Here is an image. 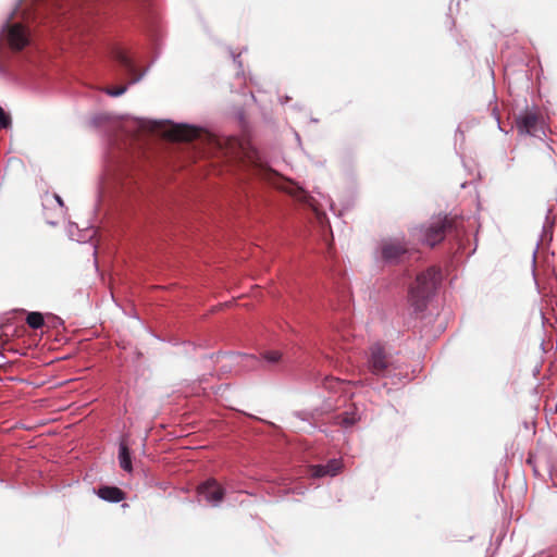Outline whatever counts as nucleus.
Returning a JSON list of instances; mask_svg holds the SVG:
<instances>
[{
	"label": "nucleus",
	"instance_id": "1",
	"mask_svg": "<svg viewBox=\"0 0 557 557\" xmlns=\"http://www.w3.org/2000/svg\"><path fill=\"white\" fill-rule=\"evenodd\" d=\"M461 226L462 219L457 215H438L424 224L412 227L410 235L419 243L433 248L442 243L447 234L456 233L458 236Z\"/></svg>",
	"mask_w": 557,
	"mask_h": 557
},
{
	"label": "nucleus",
	"instance_id": "2",
	"mask_svg": "<svg viewBox=\"0 0 557 557\" xmlns=\"http://www.w3.org/2000/svg\"><path fill=\"white\" fill-rule=\"evenodd\" d=\"M441 270L436 267H430L417 275L408 292V302L414 312H422L426 308L431 295L441 282Z\"/></svg>",
	"mask_w": 557,
	"mask_h": 557
},
{
	"label": "nucleus",
	"instance_id": "3",
	"mask_svg": "<svg viewBox=\"0 0 557 557\" xmlns=\"http://www.w3.org/2000/svg\"><path fill=\"white\" fill-rule=\"evenodd\" d=\"M233 146L235 148V151L233 152L234 156L240 158L244 162L250 165L253 170V174L267 181H271L272 177L276 175L272 169L263 164L259 152L251 147L249 143L234 139Z\"/></svg>",
	"mask_w": 557,
	"mask_h": 557
},
{
	"label": "nucleus",
	"instance_id": "4",
	"mask_svg": "<svg viewBox=\"0 0 557 557\" xmlns=\"http://www.w3.org/2000/svg\"><path fill=\"white\" fill-rule=\"evenodd\" d=\"M367 367L368 370L376 376H386L397 369L392 355L387 352L385 347L380 343H375L369 347Z\"/></svg>",
	"mask_w": 557,
	"mask_h": 557
},
{
	"label": "nucleus",
	"instance_id": "5",
	"mask_svg": "<svg viewBox=\"0 0 557 557\" xmlns=\"http://www.w3.org/2000/svg\"><path fill=\"white\" fill-rule=\"evenodd\" d=\"M380 249L382 260L389 264L404 262L411 253V250L404 242L392 238L382 240Z\"/></svg>",
	"mask_w": 557,
	"mask_h": 557
},
{
	"label": "nucleus",
	"instance_id": "6",
	"mask_svg": "<svg viewBox=\"0 0 557 557\" xmlns=\"http://www.w3.org/2000/svg\"><path fill=\"white\" fill-rule=\"evenodd\" d=\"M197 493L205 497V499L213 506H218L225 495L224 488L218 483L215 479H209L197 487Z\"/></svg>",
	"mask_w": 557,
	"mask_h": 557
},
{
	"label": "nucleus",
	"instance_id": "7",
	"mask_svg": "<svg viewBox=\"0 0 557 557\" xmlns=\"http://www.w3.org/2000/svg\"><path fill=\"white\" fill-rule=\"evenodd\" d=\"M7 40L11 49L20 51L25 48L28 42V32L20 23L7 25Z\"/></svg>",
	"mask_w": 557,
	"mask_h": 557
},
{
	"label": "nucleus",
	"instance_id": "8",
	"mask_svg": "<svg viewBox=\"0 0 557 557\" xmlns=\"http://www.w3.org/2000/svg\"><path fill=\"white\" fill-rule=\"evenodd\" d=\"M199 134L200 131L198 128L187 124H171L164 132L165 137L174 141H191Z\"/></svg>",
	"mask_w": 557,
	"mask_h": 557
},
{
	"label": "nucleus",
	"instance_id": "9",
	"mask_svg": "<svg viewBox=\"0 0 557 557\" xmlns=\"http://www.w3.org/2000/svg\"><path fill=\"white\" fill-rule=\"evenodd\" d=\"M515 123L520 134L535 135L539 131L540 116L535 112L525 111L516 116Z\"/></svg>",
	"mask_w": 557,
	"mask_h": 557
},
{
	"label": "nucleus",
	"instance_id": "10",
	"mask_svg": "<svg viewBox=\"0 0 557 557\" xmlns=\"http://www.w3.org/2000/svg\"><path fill=\"white\" fill-rule=\"evenodd\" d=\"M112 57L115 61L120 63V65L125 70L126 74L129 76V83H137L143 74H139L133 63V61L127 57V54L121 49H115L112 52Z\"/></svg>",
	"mask_w": 557,
	"mask_h": 557
},
{
	"label": "nucleus",
	"instance_id": "11",
	"mask_svg": "<svg viewBox=\"0 0 557 557\" xmlns=\"http://www.w3.org/2000/svg\"><path fill=\"white\" fill-rule=\"evenodd\" d=\"M343 463L339 459H332L326 465H314L310 467V474L313 478L334 476L341 472Z\"/></svg>",
	"mask_w": 557,
	"mask_h": 557
},
{
	"label": "nucleus",
	"instance_id": "12",
	"mask_svg": "<svg viewBox=\"0 0 557 557\" xmlns=\"http://www.w3.org/2000/svg\"><path fill=\"white\" fill-rule=\"evenodd\" d=\"M97 495L110 503H119L125 498V493L116 486H101L98 488Z\"/></svg>",
	"mask_w": 557,
	"mask_h": 557
},
{
	"label": "nucleus",
	"instance_id": "13",
	"mask_svg": "<svg viewBox=\"0 0 557 557\" xmlns=\"http://www.w3.org/2000/svg\"><path fill=\"white\" fill-rule=\"evenodd\" d=\"M120 466L123 470L131 472L132 471V460L128 447L126 444L121 443L120 453H119Z\"/></svg>",
	"mask_w": 557,
	"mask_h": 557
},
{
	"label": "nucleus",
	"instance_id": "14",
	"mask_svg": "<svg viewBox=\"0 0 557 557\" xmlns=\"http://www.w3.org/2000/svg\"><path fill=\"white\" fill-rule=\"evenodd\" d=\"M26 323L34 330L40 329L45 323L44 315L40 312H29L26 317Z\"/></svg>",
	"mask_w": 557,
	"mask_h": 557
},
{
	"label": "nucleus",
	"instance_id": "15",
	"mask_svg": "<svg viewBox=\"0 0 557 557\" xmlns=\"http://www.w3.org/2000/svg\"><path fill=\"white\" fill-rule=\"evenodd\" d=\"M357 417L354 413L344 412L335 417V424L343 426H350L357 422Z\"/></svg>",
	"mask_w": 557,
	"mask_h": 557
},
{
	"label": "nucleus",
	"instance_id": "16",
	"mask_svg": "<svg viewBox=\"0 0 557 557\" xmlns=\"http://www.w3.org/2000/svg\"><path fill=\"white\" fill-rule=\"evenodd\" d=\"M286 191L292 195L294 198H296L298 201L308 203L310 196L300 187L298 186H292L289 188H286Z\"/></svg>",
	"mask_w": 557,
	"mask_h": 557
},
{
	"label": "nucleus",
	"instance_id": "17",
	"mask_svg": "<svg viewBox=\"0 0 557 557\" xmlns=\"http://www.w3.org/2000/svg\"><path fill=\"white\" fill-rule=\"evenodd\" d=\"M264 360H267L269 363L275 364L278 363L282 359V354L277 350H270L265 351L263 354Z\"/></svg>",
	"mask_w": 557,
	"mask_h": 557
},
{
	"label": "nucleus",
	"instance_id": "18",
	"mask_svg": "<svg viewBox=\"0 0 557 557\" xmlns=\"http://www.w3.org/2000/svg\"><path fill=\"white\" fill-rule=\"evenodd\" d=\"M127 89V86L125 85H122V86H117V87H108L106 89V92L111 96V97H119L121 95H123Z\"/></svg>",
	"mask_w": 557,
	"mask_h": 557
},
{
	"label": "nucleus",
	"instance_id": "19",
	"mask_svg": "<svg viewBox=\"0 0 557 557\" xmlns=\"http://www.w3.org/2000/svg\"><path fill=\"white\" fill-rule=\"evenodd\" d=\"M11 124V119L9 114L4 112L2 108H0V129L7 128Z\"/></svg>",
	"mask_w": 557,
	"mask_h": 557
},
{
	"label": "nucleus",
	"instance_id": "20",
	"mask_svg": "<svg viewBox=\"0 0 557 557\" xmlns=\"http://www.w3.org/2000/svg\"><path fill=\"white\" fill-rule=\"evenodd\" d=\"M57 199H58V202L62 203V200L60 199L59 196H57Z\"/></svg>",
	"mask_w": 557,
	"mask_h": 557
}]
</instances>
